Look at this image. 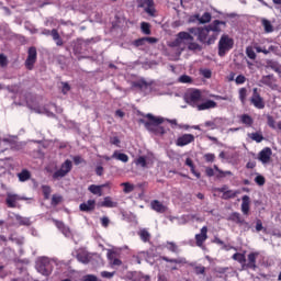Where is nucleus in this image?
<instances>
[{
    "mask_svg": "<svg viewBox=\"0 0 281 281\" xmlns=\"http://www.w3.org/2000/svg\"><path fill=\"white\" fill-rule=\"evenodd\" d=\"M138 236L143 240V243H148V240H150V233H148V231H146L145 228L138 232Z\"/></svg>",
    "mask_w": 281,
    "mask_h": 281,
    "instance_id": "nucleus-42",
    "label": "nucleus"
},
{
    "mask_svg": "<svg viewBox=\"0 0 281 281\" xmlns=\"http://www.w3.org/2000/svg\"><path fill=\"white\" fill-rule=\"evenodd\" d=\"M108 260H110L111 265H114V267H120V265H122V260L115 258V252L112 250H108Z\"/></svg>",
    "mask_w": 281,
    "mask_h": 281,
    "instance_id": "nucleus-34",
    "label": "nucleus"
},
{
    "mask_svg": "<svg viewBox=\"0 0 281 281\" xmlns=\"http://www.w3.org/2000/svg\"><path fill=\"white\" fill-rule=\"evenodd\" d=\"M89 192H91V194H97L98 196H102V187L97 186V184H91L88 188Z\"/></svg>",
    "mask_w": 281,
    "mask_h": 281,
    "instance_id": "nucleus-41",
    "label": "nucleus"
},
{
    "mask_svg": "<svg viewBox=\"0 0 281 281\" xmlns=\"http://www.w3.org/2000/svg\"><path fill=\"white\" fill-rule=\"evenodd\" d=\"M25 146L24 143H19V137L14 135H5L0 138V153L5 150H21Z\"/></svg>",
    "mask_w": 281,
    "mask_h": 281,
    "instance_id": "nucleus-3",
    "label": "nucleus"
},
{
    "mask_svg": "<svg viewBox=\"0 0 281 281\" xmlns=\"http://www.w3.org/2000/svg\"><path fill=\"white\" fill-rule=\"evenodd\" d=\"M77 260L79 262H82V265H89V261L91 260L89 257V252L87 251H80L77 254Z\"/></svg>",
    "mask_w": 281,
    "mask_h": 281,
    "instance_id": "nucleus-31",
    "label": "nucleus"
},
{
    "mask_svg": "<svg viewBox=\"0 0 281 281\" xmlns=\"http://www.w3.org/2000/svg\"><path fill=\"white\" fill-rule=\"evenodd\" d=\"M56 227L64 234L66 238H71V229L68 226H65L63 222L54 221Z\"/></svg>",
    "mask_w": 281,
    "mask_h": 281,
    "instance_id": "nucleus-22",
    "label": "nucleus"
},
{
    "mask_svg": "<svg viewBox=\"0 0 281 281\" xmlns=\"http://www.w3.org/2000/svg\"><path fill=\"white\" fill-rule=\"evenodd\" d=\"M74 167L71 160L67 159L65 162L60 166V168L54 172L53 179H63V177H67L69 172H71V168Z\"/></svg>",
    "mask_w": 281,
    "mask_h": 281,
    "instance_id": "nucleus-8",
    "label": "nucleus"
},
{
    "mask_svg": "<svg viewBox=\"0 0 281 281\" xmlns=\"http://www.w3.org/2000/svg\"><path fill=\"white\" fill-rule=\"evenodd\" d=\"M30 177H31V175L27 169H23L20 173H18V179L21 182L29 181Z\"/></svg>",
    "mask_w": 281,
    "mask_h": 281,
    "instance_id": "nucleus-40",
    "label": "nucleus"
},
{
    "mask_svg": "<svg viewBox=\"0 0 281 281\" xmlns=\"http://www.w3.org/2000/svg\"><path fill=\"white\" fill-rule=\"evenodd\" d=\"M26 104L29 106V109H31L32 111H34V113H40L42 115H47V117H54V113L48 111L47 108L45 106H41V105H31L30 101H26Z\"/></svg>",
    "mask_w": 281,
    "mask_h": 281,
    "instance_id": "nucleus-14",
    "label": "nucleus"
},
{
    "mask_svg": "<svg viewBox=\"0 0 281 281\" xmlns=\"http://www.w3.org/2000/svg\"><path fill=\"white\" fill-rule=\"evenodd\" d=\"M261 82L270 87V89L276 88V81L273 80V76L269 75L262 78Z\"/></svg>",
    "mask_w": 281,
    "mask_h": 281,
    "instance_id": "nucleus-39",
    "label": "nucleus"
},
{
    "mask_svg": "<svg viewBox=\"0 0 281 281\" xmlns=\"http://www.w3.org/2000/svg\"><path fill=\"white\" fill-rule=\"evenodd\" d=\"M190 32L193 34V32H198V40L200 43H203L204 45H213V43L216 42L217 34L212 33V31L205 26V27H199V29H190Z\"/></svg>",
    "mask_w": 281,
    "mask_h": 281,
    "instance_id": "nucleus-4",
    "label": "nucleus"
},
{
    "mask_svg": "<svg viewBox=\"0 0 281 281\" xmlns=\"http://www.w3.org/2000/svg\"><path fill=\"white\" fill-rule=\"evenodd\" d=\"M83 281H102V280L98 279V277L93 274H87L83 277Z\"/></svg>",
    "mask_w": 281,
    "mask_h": 281,
    "instance_id": "nucleus-59",
    "label": "nucleus"
},
{
    "mask_svg": "<svg viewBox=\"0 0 281 281\" xmlns=\"http://www.w3.org/2000/svg\"><path fill=\"white\" fill-rule=\"evenodd\" d=\"M216 101L206 100L198 105V111H207L210 109H216Z\"/></svg>",
    "mask_w": 281,
    "mask_h": 281,
    "instance_id": "nucleus-24",
    "label": "nucleus"
},
{
    "mask_svg": "<svg viewBox=\"0 0 281 281\" xmlns=\"http://www.w3.org/2000/svg\"><path fill=\"white\" fill-rule=\"evenodd\" d=\"M229 221H233V223H237V225H239L240 227H244V229H249V223H247V221H245V218H243V216H240V213H233L229 216Z\"/></svg>",
    "mask_w": 281,
    "mask_h": 281,
    "instance_id": "nucleus-15",
    "label": "nucleus"
},
{
    "mask_svg": "<svg viewBox=\"0 0 281 281\" xmlns=\"http://www.w3.org/2000/svg\"><path fill=\"white\" fill-rule=\"evenodd\" d=\"M134 87H138V89H148V83L144 80H139L134 83Z\"/></svg>",
    "mask_w": 281,
    "mask_h": 281,
    "instance_id": "nucleus-54",
    "label": "nucleus"
},
{
    "mask_svg": "<svg viewBox=\"0 0 281 281\" xmlns=\"http://www.w3.org/2000/svg\"><path fill=\"white\" fill-rule=\"evenodd\" d=\"M121 186L124 188L123 192L125 194H131L135 190V184H131V182H123Z\"/></svg>",
    "mask_w": 281,
    "mask_h": 281,
    "instance_id": "nucleus-43",
    "label": "nucleus"
},
{
    "mask_svg": "<svg viewBox=\"0 0 281 281\" xmlns=\"http://www.w3.org/2000/svg\"><path fill=\"white\" fill-rule=\"evenodd\" d=\"M233 260H236L237 262H239V265H245V262H247V258L245 257L244 254L240 252L234 254Z\"/></svg>",
    "mask_w": 281,
    "mask_h": 281,
    "instance_id": "nucleus-44",
    "label": "nucleus"
},
{
    "mask_svg": "<svg viewBox=\"0 0 281 281\" xmlns=\"http://www.w3.org/2000/svg\"><path fill=\"white\" fill-rule=\"evenodd\" d=\"M80 212H93L95 210V200H88L79 205Z\"/></svg>",
    "mask_w": 281,
    "mask_h": 281,
    "instance_id": "nucleus-21",
    "label": "nucleus"
},
{
    "mask_svg": "<svg viewBox=\"0 0 281 281\" xmlns=\"http://www.w3.org/2000/svg\"><path fill=\"white\" fill-rule=\"evenodd\" d=\"M184 100L188 104L191 106H196L199 108V104L203 101V97L201 95V90L194 89V90H189L184 94Z\"/></svg>",
    "mask_w": 281,
    "mask_h": 281,
    "instance_id": "nucleus-6",
    "label": "nucleus"
},
{
    "mask_svg": "<svg viewBox=\"0 0 281 281\" xmlns=\"http://www.w3.org/2000/svg\"><path fill=\"white\" fill-rule=\"evenodd\" d=\"M63 201V196L60 195H53L52 198V205H58Z\"/></svg>",
    "mask_w": 281,
    "mask_h": 281,
    "instance_id": "nucleus-55",
    "label": "nucleus"
},
{
    "mask_svg": "<svg viewBox=\"0 0 281 281\" xmlns=\"http://www.w3.org/2000/svg\"><path fill=\"white\" fill-rule=\"evenodd\" d=\"M239 120L241 124H245V126H248V127L254 126V119L249 114H241L239 116Z\"/></svg>",
    "mask_w": 281,
    "mask_h": 281,
    "instance_id": "nucleus-30",
    "label": "nucleus"
},
{
    "mask_svg": "<svg viewBox=\"0 0 281 281\" xmlns=\"http://www.w3.org/2000/svg\"><path fill=\"white\" fill-rule=\"evenodd\" d=\"M140 30L143 34H146L147 36L150 35V24L148 22H142Z\"/></svg>",
    "mask_w": 281,
    "mask_h": 281,
    "instance_id": "nucleus-47",
    "label": "nucleus"
},
{
    "mask_svg": "<svg viewBox=\"0 0 281 281\" xmlns=\"http://www.w3.org/2000/svg\"><path fill=\"white\" fill-rule=\"evenodd\" d=\"M198 21H200V23H210V21H212V14L210 12H205L198 19Z\"/></svg>",
    "mask_w": 281,
    "mask_h": 281,
    "instance_id": "nucleus-48",
    "label": "nucleus"
},
{
    "mask_svg": "<svg viewBox=\"0 0 281 281\" xmlns=\"http://www.w3.org/2000/svg\"><path fill=\"white\" fill-rule=\"evenodd\" d=\"M170 46L178 47L179 54L186 52V49L192 52V54H196L203 49V46L194 42V37L188 32L178 33V37L170 44Z\"/></svg>",
    "mask_w": 281,
    "mask_h": 281,
    "instance_id": "nucleus-1",
    "label": "nucleus"
},
{
    "mask_svg": "<svg viewBox=\"0 0 281 281\" xmlns=\"http://www.w3.org/2000/svg\"><path fill=\"white\" fill-rule=\"evenodd\" d=\"M140 8H144L145 12L149 14V16H155V1L144 0Z\"/></svg>",
    "mask_w": 281,
    "mask_h": 281,
    "instance_id": "nucleus-20",
    "label": "nucleus"
},
{
    "mask_svg": "<svg viewBox=\"0 0 281 281\" xmlns=\"http://www.w3.org/2000/svg\"><path fill=\"white\" fill-rule=\"evenodd\" d=\"M146 37H142V38H138V40H135L133 42V46L134 47H145L146 46Z\"/></svg>",
    "mask_w": 281,
    "mask_h": 281,
    "instance_id": "nucleus-50",
    "label": "nucleus"
},
{
    "mask_svg": "<svg viewBox=\"0 0 281 281\" xmlns=\"http://www.w3.org/2000/svg\"><path fill=\"white\" fill-rule=\"evenodd\" d=\"M235 82L236 85H245V82H247V77L239 75L236 77Z\"/></svg>",
    "mask_w": 281,
    "mask_h": 281,
    "instance_id": "nucleus-53",
    "label": "nucleus"
},
{
    "mask_svg": "<svg viewBox=\"0 0 281 281\" xmlns=\"http://www.w3.org/2000/svg\"><path fill=\"white\" fill-rule=\"evenodd\" d=\"M109 223H111L109 217H106V216L101 217V225H102V227H109Z\"/></svg>",
    "mask_w": 281,
    "mask_h": 281,
    "instance_id": "nucleus-64",
    "label": "nucleus"
},
{
    "mask_svg": "<svg viewBox=\"0 0 281 281\" xmlns=\"http://www.w3.org/2000/svg\"><path fill=\"white\" fill-rule=\"evenodd\" d=\"M112 159H116L117 161H122L123 164H127L128 155L115 150L112 155Z\"/></svg>",
    "mask_w": 281,
    "mask_h": 281,
    "instance_id": "nucleus-28",
    "label": "nucleus"
},
{
    "mask_svg": "<svg viewBox=\"0 0 281 281\" xmlns=\"http://www.w3.org/2000/svg\"><path fill=\"white\" fill-rule=\"evenodd\" d=\"M13 218H15V221L19 223V225H32V221L30 220V217H23L19 214H13Z\"/></svg>",
    "mask_w": 281,
    "mask_h": 281,
    "instance_id": "nucleus-33",
    "label": "nucleus"
},
{
    "mask_svg": "<svg viewBox=\"0 0 281 281\" xmlns=\"http://www.w3.org/2000/svg\"><path fill=\"white\" fill-rule=\"evenodd\" d=\"M236 194H238V191H234V190H227L225 194L222 195V199H234L236 196Z\"/></svg>",
    "mask_w": 281,
    "mask_h": 281,
    "instance_id": "nucleus-49",
    "label": "nucleus"
},
{
    "mask_svg": "<svg viewBox=\"0 0 281 281\" xmlns=\"http://www.w3.org/2000/svg\"><path fill=\"white\" fill-rule=\"evenodd\" d=\"M271 155H273L271 148L266 147L259 153L258 159L261 161V164H269V161H271Z\"/></svg>",
    "mask_w": 281,
    "mask_h": 281,
    "instance_id": "nucleus-16",
    "label": "nucleus"
},
{
    "mask_svg": "<svg viewBox=\"0 0 281 281\" xmlns=\"http://www.w3.org/2000/svg\"><path fill=\"white\" fill-rule=\"evenodd\" d=\"M60 261L58 259L49 258V257H38L35 261V269L37 273L41 276H45V278L52 276L54 271V267H58Z\"/></svg>",
    "mask_w": 281,
    "mask_h": 281,
    "instance_id": "nucleus-2",
    "label": "nucleus"
},
{
    "mask_svg": "<svg viewBox=\"0 0 281 281\" xmlns=\"http://www.w3.org/2000/svg\"><path fill=\"white\" fill-rule=\"evenodd\" d=\"M50 36L53 37V41L56 42V45H58V47L63 46V40L60 38V34H58V30L53 29L50 31Z\"/></svg>",
    "mask_w": 281,
    "mask_h": 281,
    "instance_id": "nucleus-37",
    "label": "nucleus"
},
{
    "mask_svg": "<svg viewBox=\"0 0 281 281\" xmlns=\"http://www.w3.org/2000/svg\"><path fill=\"white\" fill-rule=\"evenodd\" d=\"M165 262H169V265H188V259L186 257H178L176 259H170L168 257H162Z\"/></svg>",
    "mask_w": 281,
    "mask_h": 281,
    "instance_id": "nucleus-25",
    "label": "nucleus"
},
{
    "mask_svg": "<svg viewBox=\"0 0 281 281\" xmlns=\"http://www.w3.org/2000/svg\"><path fill=\"white\" fill-rule=\"evenodd\" d=\"M194 142V135L192 134H183L182 136L178 137L176 140L177 146L183 147L188 146V144H192Z\"/></svg>",
    "mask_w": 281,
    "mask_h": 281,
    "instance_id": "nucleus-17",
    "label": "nucleus"
},
{
    "mask_svg": "<svg viewBox=\"0 0 281 281\" xmlns=\"http://www.w3.org/2000/svg\"><path fill=\"white\" fill-rule=\"evenodd\" d=\"M154 161H155V156H153V154H148L146 156H139L135 160V164L136 166H140V168H148V166H153Z\"/></svg>",
    "mask_w": 281,
    "mask_h": 281,
    "instance_id": "nucleus-11",
    "label": "nucleus"
},
{
    "mask_svg": "<svg viewBox=\"0 0 281 281\" xmlns=\"http://www.w3.org/2000/svg\"><path fill=\"white\" fill-rule=\"evenodd\" d=\"M136 281H150V277H148L146 274L138 273L136 276Z\"/></svg>",
    "mask_w": 281,
    "mask_h": 281,
    "instance_id": "nucleus-60",
    "label": "nucleus"
},
{
    "mask_svg": "<svg viewBox=\"0 0 281 281\" xmlns=\"http://www.w3.org/2000/svg\"><path fill=\"white\" fill-rule=\"evenodd\" d=\"M21 199L23 198H20L18 194L8 193L5 199L8 207H16V202L21 201Z\"/></svg>",
    "mask_w": 281,
    "mask_h": 281,
    "instance_id": "nucleus-23",
    "label": "nucleus"
},
{
    "mask_svg": "<svg viewBox=\"0 0 281 281\" xmlns=\"http://www.w3.org/2000/svg\"><path fill=\"white\" fill-rule=\"evenodd\" d=\"M207 240V226H203L199 234L195 235V245L200 249H204V243Z\"/></svg>",
    "mask_w": 281,
    "mask_h": 281,
    "instance_id": "nucleus-12",
    "label": "nucleus"
},
{
    "mask_svg": "<svg viewBox=\"0 0 281 281\" xmlns=\"http://www.w3.org/2000/svg\"><path fill=\"white\" fill-rule=\"evenodd\" d=\"M261 25H262L266 34H271V32H273V24L271 23V21L262 18L261 19Z\"/></svg>",
    "mask_w": 281,
    "mask_h": 281,
    "instance_id": "nucleus-29",
    "label": "nucleus"
},
{
    "mask_svg": "<svg viewBox=\"0 0 281 281\" xmlns=\"http://www.w3.org/2000/svg\"><path fill=\"white\" fill-rule=\"evenodd\" d=\"M276 52H278V46L270 45L268 49L263 47L261 50V54H265V55L271 54V53L276 54Z\"/></svg>",
    "mask_w": 281,
    "mask_h": 281,
    "instance_id": "nucleus-51",
    "label": "nucleus"
},
{
    "mask_svg": "<svg viewBox=\"0 0 281 281\" xmlns=\"http://www.w3.org/2000/svg\"><path fill=\"white\" fill-rule=\"evenodd\" d=\"M147 117L149 119V122L145 123L147 131L155 133V135H164L166 133V130L159 125L164 122V119L156 117L153 114H147Z\"/></svg>",
    "mask_w": 281,
    "mask_h": 281,
    "instance_id": "nucleus-5",
    "label": "nucleus"
},
{
    "mask_svg": "<svg viewBox=\"0 0 281 281\" xmlns=\"http://www.w3.org/2000/svg\"><path fill=\"white\" fill-rule=\"evenodd\" d=\"M215 170V171H214ZM206 177H214L216 175L217 179H225V177H232V171H223L218 168V166L214 165V169L207 167L205 169ZM217 172V173H216Z\"/></svg>",
    "mask_w": 281,
    "mask_h": 281,
    "instance_id": "nucleus-9",
    "label": "nucleus"
},
{
    "mask_svg": "<svg viewBox=\"0 0 281 281\" xmlns=\"http://www.w3.org/2000/svg\"><path fill=\"white\" fill-rule=\"evenodd\" d=\"M238 93L241 104H245V102H247V88H240Z\"/></svg>",
    "mask_w": 281,
    "mask_h": 281,
    "instance_id": "nucleus-45",
    "label": "nucleus"
},
{
    "mask_svg": "<svg viewBox=\"0 0 281 281\" xmlns=\"http://www.w3.org/2000/svg\"><path fill=\"white\" fill-rule=\"evenodd\" d=\"M196 276H203L205 273V267L198 266L194 268Z\"/></svg>",
    "mask_w": 281,
    "mask_h": 281,
    "instance_id": "nucleus-61",
    "label": "nucleus"
},
{
    "mask_svg": "<svg viewBox=\"0 0 281 281\" xmlns=\"http://www.w3.org/2000/svg\"><path fill=\"white\" fill-rule=\"evenodd\" d=\"M36 58H37V52L36 47H30L27 52V58L25 60V67L30 71L34 69V65L36 64Z\"/></svg>",
    "mask_w": 281,
    "mask_h": 281,
    "instance_id": "nucleus-10",
    "label": "nucleus"
},
{
    "mask_svg": "<svg viewBox=\"0 0 281 281\" xmlns=\"http://www.w3.org/2000/svg\"><path fill=\"white\" fill-rule=\"evenodd\" d=\"M115 276V272H109V271H102L101 278H106L108 280H111Z\"/></svg>",
    "mask_w": 281,
    "mask_h": 281,
    "instance_id": "nucleus-58",
    "label": "nucleus"
},
{
    "mask_svg": "<svg viewBox=\"0 0 281 281\" xmlns=\"http://www.w3.org/2000/svg\"><path fill=\"white\" fill-rule=\"evenodd\" d=\"M250 102L252 105H255L256 109H263L265 108V100H262V97L258 93V88H255L252 90V97L250 99Z\"/></svg>",
    "mask_w": 281,
    "mask_h": 281,
    "instance_id": "nucleus-13",
    "label": "nucleus"
},
{
    "mask_svg": "<svg viewBox=\"0 0 281 281\" xmlns=\"http://www.w3.org/2000/svg\"><path fill=\"white\" fill-rule=\"evenodd\" d=\"M260 256V252H250L248 255V267L250 269H256V258Z\"/></svg>",
    "mask_w": 281,
    "mask_h": 281,
    "instance_id": "nucleus-32",
    "label": "nucleus"
},
{
    "mask_svg": "<svg viewBox=\"0 0 281 281\" xmlns=\"http://www.w3.org/2000/svg\"><path fill=\"white\" fill-rule=\"evenodd\" d=\"M150 207L154 210V212H157L158 214H164L168 211V206H166L164 203L159 202V200H154L150 202Z\"/></svg>",
    "mask_w": 281,
    "mask_h": 281,
    "instance_id": "nucleus-19",
    "label": "nucleus"
},
{
    "mask_svg": "<svg viewBox=\"0 0 281 281\" xmlns=\"http://www.w3.org/2000/svg\"><path fill=\"white\" fill-rule=\"evenodd\" d=\"M0 65L1 67H8V57L5 55H0Z\"/></svg>",
    "mask_w": 281,
    "mask_h": 281,
    "instance_id": "nucleus-63",
    "label": "nucleus"
},
{
    "mask_svg": "<svg viewBox=\"0 0 281 281\" xmlns=\"http://www.w3.org/2000/svg\"><path fill=\"white\" fill-rule=\"evenodd\" d=\"M166 249H168V251H171V254H180L181 252V249H179V246L176 245L173 241H167Z\"/></svg>",
    "mask_w": 281,
    "mask_h": 281,
    "instance_id": "nucleus-38",
    "label": "nucleus"
},
{
    "mask_svg": "<svg viewBox=\"0 0 281 281\" xmlns=\"http://www.w3.org/2000/svg\"><path fill=\"white\" fill-rule=\"evenodd\" d=\"M178 82H181L182 85H190L192 83V77L188 75H182L178 78Z\"/></svg>",
    "mask_w": 281,
    "mask_h": 281,
    "instance_id": "nucleus-46",
    "label": "nucleus"
},
{
    "mask_svg": "<svg viewBox=\"0 0 281 281\" xmlns=\"http://www.w3.org/2000/svg\"><path fill=\"white\" fill-rule=\"evenodd\" d=\"M265 178L262 176H257L255 178V183H257V186H265Z\"/></svg>",
    "mask_w": 281,
    "mask_h": 281,
    "instance_id": "nucleus-62",
    "label": "nucleus"
},
{
    "mask_svg": "<svg viewBox=\"0 0 281 281\" xmlns=\"http://www.w3.org/2000/svg\"><path fill=\"white\" fill-rule=\"evenodd\" d=\"M204 159L209 164H212V162H214V159H216V156L214 154H205L204 155Z\"/></svg>",
    "mask_w": 281,
    "mask_h": 281,
    "instance_id": "nucleus-56",
    "label": "nucleus"
},
{
    "mask_svg": "<svg viewBox=\"0 0 281 281\" xmlns=\"http://www.w3.org/2000/svg\"><path fill=\"white\" fill-rule=\"evenodd\" d=\"M226 23L223 21L215 20L206 27L211 31L212 34H217L221 32L222 27H225Z\"/></svg>",
    "mask_w": 281,
    "mask_h": 281,
    "instance_id": "nucleus-18",
    "label": "nucleus"
},
{
    "mask_svg": "<svg viewBox=\"0 0 281 281\" xmlns=\"http://www.w3.org/2000/svg\"><path fill=\"white\" fill-rule=\"evenodd\" d=\"M268 120V126H270V128H273L274 131H281V123H276V120H273V116L268 115L267 116Z\"/></svg>",
    "mask_w": 281,
    "mask_h": 281,
    "instance_id": "nucleus-36",
    "label": "nucleus"
},
{
    "mask_svg": "<svg viewBox=\"0 0 281 281\" xmlns=\"http://www.w3.org/2000/svg\"><path fill=\"white\" fill-rule=\"evenodd\" d=\"M249 139L252 142H256L257 144H260L265 140V136L262 135V132H255V133H248Z\"/></svg>",
    "mask_w": 281,
    "mask_h": 281,
    "instance_id": "nucleus-26",
    "label": "nucleus"
},
{
    "mask_svg": "<svg viewBox=\"0 0 281 281\" xmlns=\"http://www.w3.org/2000/svg\"><path fill=\"white\" fill-rule=\"evenodd\" d=\"M102 207H117V202L113 201L111 196H105L101 203Z\"/></svg>",
    "mask_w": 281,
    "mask_h": 281,
    "instance_id": "nucleus-35",
    "label": "nucleus"
},
{
    "mask_svg": "<svg viewBox=\"0 0 281 281\" xmlns=\"http://www.w3.org/2000/svg\"><path fill=\"white\" fill-rule=\"evenodd\" d=\"M249 203H250L249 195H244L241 198V212L245 215L249 214Z\"/></svg>",
    "mask_w": 281,
    "mask_h": 281,
    "instance_id": "nucleus-27",
    "label": "nucleus"
},
{
    "mask_svg": "<svg viewBox=\"0 0 281 281\" xmlns=\"http://www.w3.org/2000/svg\"><path fill=\"white\" fill-rule=\"evenodd\" d=\"M234 47V40L229 37V35H222L218 42V55L225 56L229 49Z\"/></svg>",
    "mask_w": 281,
    "mask_h": 281,
    "instance_id": "nucleus-7",
    "label": "nucleus"
},
{
    "mask_svg": "<svg viewBox=\"0 0 281 281\" xmlns=\"http://www.w3.org/2000/svg\"><path fill=\"white\" fill-rule=\"evenodd\" d=\"M246 54L248 58H250L251 60H256V52H254L252 48H247Z\"/></svg>",
    "mask_w": 281,
    "mask_h": 281,
    "instance_id": "nucleus-57",
    "label": "nucleus"
},
{
    "mask_svg": "<svg viewBox=\"0 0 281 281\" xmlns=\"http://www.w3.org/2000/svg\"><path fill=\"white\" fill-rule=\"evenodd\" d=\"M42 190H43L44 199H49L52 194V188H49V186H43Z\"/></svg>",
    "mask_w": 281,
    "mask_h": 281,
    "instance_id": "nucleus-52",
    "label": "nucleus"
}]
</instances>
